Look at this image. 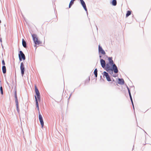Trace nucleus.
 Returning a JSON list of instances; mask_svg holds the SVG:
<instances>
[{"instance_id":"1","label":"nucleus","mask_w":151,"mask_h":151,"mask_svg":"<svg viewBox=\"0 0 151 151\" xmlns=\"http://www.w3.org/2000/svg\"><path fill=\"white\" fill-rule=\"evenodd\" d=\"M32 39L33 41L34 46L35 47V51H36L37 47V45H38V37L37 35L35 34H31Z\"/></svg>"},{"instance_id":"2","label":"nucleus","mask_w":151,"mask_h":151,"mask_svg":"<svg viewBox=\"0 0 151 151\" xmlns=\"http://www.w3.org/2000/svg\"><path fill=\"white\" fill-rule=\"evenodd\" d=\"M109 74L112 75L113 74V71L115 73H117L118 72V70L117 66L115 64H114L112 66V68L106 70Z\"/></svg>"},{"instance_id":"3","label":"nucleus","mask_w":151,"mask_h":151,"mask_svg":"<svg viewBox=\"0 0 151 151\" xmlns=\"http://www.w3.org/2000/svg\"><path fill=\"white\" fill-rule=\"evenodd\" d=\"M35 91L36 94L34 96L35 99L36 103V109L37 111L38 110V88L37 85L36 84L35 85Z\"/></svg>"},{"instance_id":"4","label":"nucleus","mask_w":151,"mask_h":151,"mask_svg":"<svg viewBox=\"0 0 151 151\" xmlns=\"http://www.w3.org/2000/svg\"><path fill=\"white\" fill-rule=\"evenodd\" d=\"M19 58V60L21 61L23 60H25L26 59V57L25 55L23 53V52L21 51H19L18 53Z\"/></svg>"},{"instance_id":"5","label":"nucleus","mask_w":151,"mask_h":151,"mask_svg":"<svg viewBox=\"0 0 151 151\" xmlns=\"http://www.w3.org/2000/svg\"><path fill=\"white\" fill-rule=\"evenodd\" d=\"M20 69L21 71V73L22 76L23 77L24 75V72L25 71V68L24 66L23 62H22L21 63L20 66Z\"/></svg>"},{"instance_id":"6","label":"nucleus","mask_w":151,"mask_h":151,"mask_svg":"<svg viewBox=\"0 0 151 151\" xmlns=\"http://www.w3.org/2000/svg\"><path fill=\"white\" fill-rule=\"evenodd\" d=\"M38 113H39V118L40 124L42 126V128L44 125V123L43 119L41 115L40 114L39 111V107H38Z\"/></svg>"},{"instance_id":"7","label":"nucleus","mask_w":151,"mask_h":151,"mask_svg":"<svg viewBox=\"0 0 151 151\" xmlns=\"http://www.w3.org/2000/svg\"><path fill=\"white\" fill-rule=\"evenodd\" d=\"M103 76H105L107 80L108 81H111V78L109 76L108 73L106 71L103 72Z\"/></svg>"},{"instance_id":"8","label":"nucleus","mask_w":151,"mask_h":151,"mask_svg":"<svg viewBox=\"0 0 151 151\" xmlns=\"http://www.w3.org/2000/svg\"><path fill=\"white\" fill-rule=\"evenodd\" d=\"M80 1L82 5V6L83 7L84 9L85 10V11L87 12V10L85 2L83 0H80Z\"/></svg>"},{"instance_id":"9","label":"nucleus","mask_w":151,"mask_h":151,"mask_svg":"<svg viewBox=\"0 0 151 151\" xmlns=\"http://www.w3.org/2000/svg\"><path fill=\"white\" fill-rule=\"evenodd\" d=\"M99 53H101L103 55H105L106 53L105 51L103 50L102 47L100 45L99 46Z\"/></svg>"},{"instance_id":"10","label":"nucleus","mask_w":151,"mask_h":151,"mask_svg":"<svg viewBox=\"0 0 151 151\" xmlns=\"http://www.w3.org/2000/svg\"><path fill=\"white\" fill-rule=\"evenodd\" d=\"M100 63L101 65V67L103 68H104L105 67L106 65V62L105 61L103 60V59H100Z\"/></svg>"},{"instance_id":"11","label":"nucleus","mask_w":151,"mask_h":151,"mask_svg":"<svg viewBox=\"0 0 151 151\" xmlns=\"http://www.w3.org/2000/svg\"><path fill=\"white\" fill-rule=\"evenodd\" d=\"M112 57H109L108 58L109 63L110 64L111 66H113L114 64H115L113 60L112 59Z\"/></svg>"},{"instance_id":"12","label":"nucleus","mask_w":151,"mask_h":151,"mask_svg":"<svg viewBox=\"0 0 151 151\" xmlns=\"http://www.w3.org/2000/svg\"><path fill=\"white\" fill-rule=\"evenodd\" d=\"M106 68L105 70H108L109 69H110L112 68V66H111L110 64L109 63H107L106 65Z\"/></svg>"},{"instance_id":"13","label":"nucleus","mask_w":151,"mask_h":151,"mask_svg":"<svg viewBox=\"0 0 151 151\" xmlns=\"http://www.w3.org/2000/svg\"><path fill=\"white\" fill-rule=\"evenodd\" d=\"M124 81L123 79L119 78L118 83L121 85H123L124 84Z\"/></svg>"},{"instance_id":"14","label":"nucleus","mask_w":151,"mask_h":151,"mask_svg":"<svg viewBox=\"0 0 151 151\" xmlns=\"http://www.w3.org/2000/svg\"><path fill=\"white\" fill-rule=\"evenodd\" d=\"M14 98H15V101L17 100L18 98L17 95V89L16 87H15L14 88Z\"/></svg>"},{"instance_id":"15","label":"nucleus","mask_w":151,"mask_h":151,"mask_svg":"<svg viewBox=\"0 0 151 151\" xmlns=\"http://www.w3.org/2000/svg\"><path fill=\"white\" fill-rule=\"evenodd\" d=\"M22 45L24 47L26 48L27 47L26 42L24 39H22Z\"/></svg>"},{"instance_id":"16","label":"nucleus","mask_w":151,"mask_h":151,"mask_svg":"<svg viewBox=\"0 0 151 151\" xmlns=\"http://www.w3.org/2000/svg\"><path fill=\"white\" fill-rule=\"evenodd\" d=\"M2 70L3 73L5 74L6 73V68L5 65H3L2 66Z\"/></svg>"},{"instance_id":"17","label":"nucleus","mask_w":151,"mask_h":151,"mask_svg":"<svg viewBox=\"0 0 151 151\" xmlns=\"http://www.w3.org/2000/svg\"><path fill=\"white\" fill-rule=\"evenodd\" d=\"M111 4L114 6H116L117 4V1L116 0H113L111 2Z\"/></svg>"},{"instance_id":"18","label":"nucleus","mask_w":151,"mask_h":151,"mask_svg":"<svg viewBox=\"0 0 151 151\" xmlns=\"http://www.w3.org/2000/svg\"><path fill=\"white\" fill-rule=\"evenodd\" d=\"M75 0H71L69 4V8H70L71 6L73 5V4H74V1Z\"/></svg>"},{"instance_id":"19","label":"nucleus","mask_w":151,"mask_h":151,"mask_svg":"<svg viewBox=\"0 0 151 151\" xmlns=\"http://www.w3.org/2000/svg\"><path fill=\"white\" fill-rule=\"evenodd\" d=\"M97 69H95L94 71V73L96 78H97Z\"/></svg>"},{"instance_id":"20","label":"nucleus","mask_w":151,"mask_h":151,"mask_svg":"<svg viewBox=\"0 0 151 151\" xmlns=\"http://www.w3.org/2000/svg\"><path fill=\"white\" fill-rule=\"evenodd\" d=\"M131 11H127V14H126V17H127L129 16L131 14Z\"/></svg>"},{"instance_id":"21","label":"nucleus","mask_w":151,"mask_h":151,"mask_svg":"<svg viewBox=\"0 0 151 151\" xmlns=\"http://www.w3.org/2000/svg\"><path fill=\"white\" fill-rule=\"evenodd\" d=\"M0 91L1 94L2 95H3V91L2 87L1 85L0 87Z\"/></svg>"},{"instance_id":"22","label":"nucleus","mask_w":151,"mask_h":151,"mask_svg":"<svg viewBox=\"0 0 151 151\" xmlns=\"http://www.w3.org/2000/svg\"><path fill=\"white\" fill-rule=\"evenodd\" d=\"M16 106V110H17V111L18 114H19L20 113V110H19V105H18V106L17 105V106Z\"/></svg>"},{"instance_id":"23","label":"nucleus","mask_w":151,"mask_h":151,"mask_svg":"<svg viewBox=\"0 0 151 151\" xmlns=\"http://www.w3.org/2000/svg\"><path fill=\"white\" fill-rule=\"evenodd\" d=\"M40 96L39 92L38 91V102H40Z\"/></svg>"},{"instance_id":"24","label":"nucleus","mask_w":151,"mask_h":151,"mask_svg":"<svg viewBox=\"0 0 151 151\" xmlns=\"http://www.w3.org/2000/svg\"><path fill=\"white\" fill-rule=\"evenodd\" d=\"M2 64L3 65H5V62L4 60H2Z\"/></svg>"},{"instance_id":"25","label":"nucleus","mask_w":151,"mask_h":151,"mask_svg":"<svg viewBox=\"0 0 151 151\" xmlns=\"http://www.w3.org/2000/svg\"><path fill=\"white\" fill-rule=\"evenodd\" d=\"M15 102L16 105V106L19 105V103H18V100H16V101H15Z\"/></svg>"},{"instance_id":"26","label":"nucleus","mask_w":151,"mask_h":151,"mask_svg":"<svg viewBox=\"0 0 151 151\" xmlns=\"http://www.w3.org/2000/svg\"><path fill=\"white\" fill-rule=\"evenodd\" d=\"M129 97H130V99L131 100V101H133L132 100V96H131V95L130 94V95H129Z\"/></svg>"},{"instance_id":"27","label":"nucleus","mask_w":151,"mask_h":151,"mask_svg":"<svg viewBox=\"0 0 151 151\" xmlns=\"http://www.w3.org/2000/svg\"><path fill=\"white\" fill-rule=\"evenodd\" d=\"M128 93H129V95H130V94H131V93L130 90L129 89L128 90Z\"/></svg>"},{"instance_id":"28","label":"nucleus","mask_w":151,"mask_h":151,"mask_svg":"<svg viewBox=\"0 0 151 151\" xmlns=\"http://www.w3.org/2000/svg\"><path fill=\"white\" fill-rule=\"evenodd\" d=\"M41 43H42V42L40 40H38V45H39V44H40Z\"/></svg>"},{"instance_id":"29","label":"nucleus","mask_w":151,"mask_h":151,"mask_svg":"<svg viewBox=\"0 0 151 151\" xmlns=\"http://www.w3.org/2000/svg\"><path fill=\"white\" fill-rule=\"evenodd\" d=\"M131 101V103H132V105H134V104H133V101Z\"/></svg>"},{"instance_id":"30","label":"nucleus","mask_w":151,"mask_h":151,"mask_svg":"<svg viewBox=\"0 0 151 151\" xmlns=\"http://www.w3.org/2000/svg\"><path fill=\"white\" fill-rule=\"evenodd\" d=\"M127 89H128V90H129V87H128L127 86Z\"/></svg>"},{"instance_id":"31","label":"nucleus","mask_w":151,"mask_h":151,"mask_svg":"<svg viewBox=\"0 0 151 151\" xmlns=\"http://www.w3.org/2000/svg\"><path fill=\"white\" fill-rule=\"evenodd\" d=\"M132 106H133V108L134 109V105H132Z\"/></svg>"},{"instance_id":"32","label":"nucleus","mask_w":151,"mask_h":151,"mask_svg":"<svg viewBox=\"0 0 151 151\" xmlns=\"http://www.w3.org/2000/svg\"><path fill=\"white\" fill-rule=\"evenodd\" d=\"M112 80L113 81H115L114 80L113 78H112Z\"/></svg>"},{"instance_id":"33","label":"nucleus","mask_w":151,"mask_h":151,"mask_svg":"<svg viewBox=\"0 0 151 151\" xmlns=\"http://www.w3.org/2000/svg\"><path fill=\"white\" fill-rule=\"evenodd\" d=\"M1 46H2V47L3 48V45H2V43H1Z\"/></svg>"},{"instance_id":"34","label":"nucleus","mask_w":151,"mask_h":151,"mask_svg":"<svg viewBox=\"0 0 151 151\" xmlns=\"http://www.w3.org/2000/svg\"><path fill=\"white\" fill-rule=\"evenodd\" d=\"M101 55H100V56H99V57H100V58H101Z\"/></svg>"},{"instance_id":"35","label":"nucleus","mask_w":151,"mask_h":151,"mask_svg":"<svg viewBox=\"0 0 151 151\" xmlns=\"http://www.w3.org/2000/svg\"><path fill=\"white\" fill-rule=\"evenodd\" d=\"M1 20L0 19V23H1Z\"/></svg>"},{"instance_id":"36","label":"nucleus","mask_w":151,"mask_h":151,"mask_svg":"<svg viewBox=\"0 0 151 151\" xmlns=\"http://www.w3.org/2000/svg\"><path fill=\"white\" fill-rule=\"evenodd\" d=\"M113 76L114 77H115L116 76H114V75H113L112 76Z\"/></svg>"},{"instance_id":"37","label":"nucleus","mask_w":151,"mask_h":151,"mask_svg":"<svg viewBox=\"0 0 151 151\" xmlns=\"http://www.w3.org/2000/svg\"><path fill=\"white\" fill-rule=\"evenodd\" d=\"M90 80V78H89V81Z\"/></svg>"},{"instance_id":"38","label":"nucleus","mask_w":151,"mask_h":151,"mask_svg":"<svg viewBox=\"0 0 151 151\" xmlns=\"http://www.w3.org/2000/svg\"><path fill=\"white\" fill-rule=\"evenodd\" d=\"M4 26L5 27L6 26V25L5 24H4Z\"/></svg>"}]
</instances>
